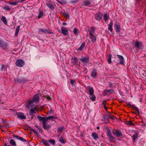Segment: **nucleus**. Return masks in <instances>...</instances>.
I'll list each match as a JSON object with an SVG mask.
<instances>
[{"instance_id": "1", "label": "nucleus", "mask_w": 146, "mask_h": 146, "mask_svg": "<svg viewBox=\"0 0 146 146\" xmlns=\"http://www.w3.org/2000/svg\"><path fill=\"white\" fill-rule=\"evenodd\" d=\"M115 61L118 64L123 65L125 64V60L123 57L121 55L117 54L115 57Z\"/></svg>"}, {"instance_id": "2", "label": "nucleus", "mask_w": 146, "mask_h": 146, "mask_svg": "<svg viewBox=\"0 0 146 146\" xmlns=\"http://www.w3.org/2000/svg\"><path fill=\"white\" fill-rule=\"evenodd\" d=\"M29 108V107H28ZM30 107L31 109L30 110L29 115L31 116V119L33 118V115L35 114L36 112L38 111V110L37 109L36 106L35 105H30Z\"/></svg>"}, {"instance_id": "3", "label": "nucleus", "mask_w": 146, "mask_h": 146, "mask_svg": "<svg viewBox=\"0 0 146 146\" xmlns=\"http://www.w3.org/2000/svg\"><path fill=\"white\" fill-rule=\"evenodd\" d=\"M39 94H37L34 96L33 99V100H29L27 106V107H30V105L32 104L34 102L37 103L39 102Z\"/></svg>"}, {"instance_id": "4", "label": "nucleus", "mask_w": 146, "mask_h": 146, "mask_svg": "<svg viewBox=\"0 0 146 146\" xmlns=\"http://www.w3.org/2000/svg\"><path fill=\"white\" fill-rule=\"evenodd\" d=\"M107 135L110 143L113 142L115 141V138L112 135L111 130L109 129H107Z\"/></svg>"}, {"instance_id": "5", "label": "nucleus", "mask_w": 146, "mask_h": 146, "mask_svg": "<svg viewBox=\"0 0 146 146\" xmlns=\"http://www.w3.org/2000/svg\"><path fill=\"white\" fill-rule=\"evenodd\" d=\"M80 60L82 63V65L84 66H87L89 63L90 58L88 57H84L80 58Z\"/></svg>"}, {"instance_id": "6", "label": "nucleus", "mask_w": 146, "mask_h": 146, "mask_svg": "<svg viewBox=\"0 0 146 146\" xmlns=\"http://www.w3.org/2000/svg\"><path fill=\"white\" fill-rule=\"evenodd\" d=\"M46 3L48 7L51 10H54L56 6L51 0H47Z\"/></svg>"}, {"instance_id": "7", "label": "nucleus", "mask_w": 146, "mask_h": 146, "mask_svg": "<svg viewBox=\"0 0 146 146\" xmlns=\"http://www.w3.org/2000/svg\"><path fill=\"white\" fill-rule=\"evenodd\" d=\"M103 14L100 11L98 12L95 15L94 18L97 21H100L102 19Z\"/></svg>"}, {"instance_id": "8", "label": "nucleus", "mask_w": 146, "mask_h": 146, "mask_svg": "<svg viewBox=\"0 0 146 146\" xmlns=\"http://www.w3.org/2000/svg\"><path fill=\"white\" fill-rule=\"evenodd\" d=\"M114 29L115 30L116 32L117 33H119L120 32L121 27L120 25L118 23L115 22L114 25Z\"/></svg>"}, {"instance_id": "9", "label": "nucleus", "mask_w": 146, "mask_h": 146, "mask_svg": "<svg viewBox=\"0 0 146 146\" xmlns=\"http://www.w3.org/2000/svg\"><path fill=\"white\" fill-rule=\"evenodd\" d=\"M112 131L113 134L117 137L122 136V133L120 130L118 129H113Z\"/></svg>"}, {"instance_id": "10", "label": "nucleus", "mask_w": 146, "mask_h": 146, "mask_svg": "<svg viewBox=\"0 0 146 146\" xmlns=\"http://www.w3.org/2000/svg\"><path fill=\"white\" fill-rule=\"evenodd\" d=\"M114 90L112 89H108L104 90L103 91V94L104 96L112 94L114 93Z\"/></svg>"}, {"instance_id": "11", "label": "nucleus", "mask_w": 146, "mask_h": 146, "mask_svg": "<svg viewBox=\"0 0 146 146\" xmlns=\"http://www.w3.org/2000/svg\"><path fill=\"white\" fill-rule=\"evenodd\" d=\"M110 114V113L108 112L107 113L106 115H103V118L102 121H107L108 122H109V119H110L109 115Z\"/></svg>"}, {"instance_id": "12", "label": "nucleus", "mask_w": 146, "mask_h": 146, "mask_svg": "<svg viewBox=\"0 0 146 146\" xmlns=\"http://www.w3.org/2000/svg\"><path fill=\"white\" fill-rule=\"evenodd\" d=\"M97 75V71L96 70L94 69L91 71V76L94 78H95Z\"/></svg>"}, {"instance_id": "13", "label": "nucleus", "mask_w": 146, "mask_h": 146, "mask_svg": "<svg viewBox=\"0 0 146 146\" xmlns=\"http://www.w3.org/2000/svg\"><path fill=\"white\" fill-rule=\"evenodd\" d=\"M42 124L44 129L45 130H48L51 127V126L50 124H48V123H46V122L45 123L42 122Z\"/></svg>"}, {"instance_id": "14", "label": "nucleus", "mask_w": 146, "mask_h": 146, "mask_svg": "<svg viewBox=\"0 0 146 146\" xmlns=\"http://www.w3.org/2000/svg\"><path fill=\"white\" fill-rule=\"evenodd\" d=\"M62 31V33L64 35H67L68 33V30L66 29V28L64 27H62L61 28Z\"/></svg>"}, {"instance_id": "15", "label": "nucleus", "mask_w": 146, "mask_h": 146, "mask_svg": "<svg viewBox=\"0 0 146 146\" xmlns=\"http://www.w3.org/2000/svg\"><path fill=\"white\" fill-rule=\"evenodd\" d=\"M89 37L91 39L92 43H95L96 41L97 37L95 34L90 36Z\"/></svg>"}, {"instance_id": "16", "label": "nucleus", "mask_w": 146, "mask_h": 146, "mask_svg": "<svg viewBox=\"0 0 146 146\" xmlns=\"http://www.w3.org/2000/svg\"><path fill=\"white\" fill-rule=\"evenodd\" d=\"M93 27H91L90 29H88V31L90 35H91L95 34V31Z\"/></svg>"}, {"instance_id": "17", "label": "nucleus", "mask_w": 146, "mask_h": 146, "mask_svg": "<svg viewBox=\"0 0 146 146\" xmlns=\"http://www.w3.org/2000/svg\"><path fill=\"white\" fill-rule=\"evenodd\" d=\"M9 143L10 145H8L7 146H17V144L15 140L13 139L10 140Z\"/></svg>"}, {"instance_id": "18", "label": "nucleus", "mask_w": 146, "mask_h": 146, "mask_svg": "<svg viewBox=\"0 0 146 146\" xmlns=\"http://www.w3.org/2000/svg\"><path fill=\"white\" fill-rule=\"evenodd\" d=\"M19 67H23L25 64V62L24 61L21 59H19Z\"/></svg>"}, {"instance_id": "19", "label": "nucleus", "mask_w": 146, "mask_h": 146, "mask_svg": "<svg viewBox=\"0 0 146 146\" xmlns=\"http://www.w3.org/2000/svg\"><path fill=\"white\" fill-rule=\"evenodd\" d=\"M72 63L74 65L77 64L78 61V58L77 57L72 58Z\"/></svg>"}, {"instance_id": "20", "label": "nucleus", "mask_w": 146, "mask_h": 146, "mask_svg": "<svg viewBox=\"0 0 146 146\" xmlns=\"http://www.w3.org/2000/svg\"><path fill=\"white\" fill-rule=\"evenodd\" d=\"M26 118V117L23 113L19 112V119L22 120L25 119Z\"/></svg>"}, {"instance_id": "21", "label": "nucleus", "mask_w": 146, "mask_h": 146, "mask_svg": "<svg viewBox=\"0 0 146 146\" xmlns=\"http://www.w3.org/2000/svg\"><path fill=\"white\" fill-rule=\"evenodd\" d=\"M88 88H89L88 92L89 93V95H92L94 94V89L92 87L89 86H88Z\"/></svg>"}, {"instance_id": "22", "label": "nucleus", "mask_w": 146, "mask_h": 146, "mask_svg": "<svg viewBox=\"0 0 146 146\" xmlns=\"http://www.w3.org/2000/svg\"><path fill=\"white\" fill-rule=\"evenodd\" d=\"M91 2V1L90 0L85 1L83 2V5L86 6H88L90 4Z\"/></svg>"}, {"instance_id": "23", "label": "nucleus", "mask_w": 146, "mask_h": 146, "mask_svg": "<svg viewBox=\"0 0 146 146\" xmlns=\"http://www.w3.org/2000/svg\"><path fill=\"white\" fill-rule=\"evenodd\" d=\"M139 135V133L137 132H135L133 135V137L132 138L133 140V141L134 142L136 139L137 137Z\"/></svg>"}, {"instance_id": "24", "label": "nucleus", "mask_w": 146, "mask_h": 146, "mask_svg": "<svg viewBox=\"0 0 146 146\" xmlns=\"http://www.w3.org/2000/svg\"><path fill=\"white\" fill-rule=\"evenodd\" d=\"M47 121L49 120H51L52 121H54V119H57V116H50L48 117H46Z\"/></svg>"}, {"instance_id": "25", "label": "nucleus", "mask_w": 146, "mask_h": 146, "mask_svg": "<svg viewBox=\"0 0 146 146\" xmlns=\"http://www.w3.org/2000/svg\"><path fill=\"white\" fill-rule=\"evenodd\" d=\"M37 118L40 121H42V122H44L45 123L46 121H47V120L46 119V117H42L40 116H38L37 117Z\"/></svg>"}, {"instance_id": "26", "label": "nucleus", "mask_w": 146, "mask_h": 146, "mask_svg": "<svg viewBox=\"0 0 146 146\" xmlns=\"http://www.w3.org/2000/svg\"><path fill=\"white\" fill-rule=\"evenodd\" d=\"M85 43L84 42H83L80 46V47L77 49V51H81L85 46Z\"/></svg>"}, {"instance_id": "27", "label": "nucleus", "mask_w": 146, "mask_h": 146, "mask_svg": "<svg viewBox=\"0 0 146 146\" xmlns=\"http://www.w3.org/2000/svg\"><path fill=\"white\" fill-rule=\"evenodd\" d=\"M133 108L134 110L135 111H136V113H135L137 115H139L140 114L139 110L137 107L134 106H133Z\"/></svg>"}, {"instance_id": "28", "label": "nucleus", "mask_w": 146, "mask_h": 146, "mask_svg": "<svg viewBox=\"0 0 146 146\" xmlns=\"http://www.w3.org/2000/svg\"><path fill=\"white\" fill-rule=\"evenodd\" d=\"M113 25V22H111L108 25V29L111 32L113 31L112 26Z\"/></svg>"}, {"instance_id": "29", "label": "nucleus", "mask_w": 146, "mask_h": 146, "mask_svg": "<svg viewBox=\"0 0 146 146\" xmlns=\"http://www.w3.org/2000/svg\"><path fill=\"white\" fill-rule=\"evenodd\" d=\"M92 136L93 137L94 139L95 140H96L98 139V135L96 133H92Z\"/></svg>"}, {"instance_id": "30", "label": "nucleus", "mask_w": 146, "mask_h": 146, "mask_svg": "<svg viewBox=\"0 0 146 146\" xmlns=\"http://www.w3.org/2000/svg\"><path fill=\"white\" fill-rule=\"evenodd\" d=\"M89 95L90 96H89V97L90 99L93 102L96 99V97L95 95L94 94H93L92 95Z\"/></svg>"}, {"instance_id": "31", "label": "nucleus", "mask_w": 146, "mask_h": 146, "mask_svg": "<svg viewBox=\"0 0 146 146\" xmlns=\"http://www.w3.org/2000/svg\"><path fill=\"white\" fill-rule=\"evenodd\" d=\"M39 31L40 32H41L45 34L48 32V31L45 28H40L39 29Z\"/></svg>"}, {"instance_id": "32", "label": "nucleus", "mask_w": 146, "mask_h": 146, "mask_svg": "<svg viewBox=\"0 0 146 146\" xmlns=\"http://www.w3.org/2000/svg\"><path fill=\"white\" fill-rule=\"evenodd\" d=\"M39 13L38 15V19H40L44 15L43 12L42 11H40V10H39Z\"/></svg>"}, {"instance_id": "33", "label": "nucleus", "mask_w": 146, "mask_h": 146, "mask_svg": "<svg viewBox=\"0 0 146 146\" xmlns=\"http://www.w3.org/2000/svg\"><path fill=\"white\" fill-rule=\"evenodd\" d=\"M140 43L138 41H136L135 43L134 47L136 48L137 49H139L140 45Z\"/></svg>"}, {"instance_id": "34", "label": "nucleus", "mask_w": 146, "mask_h": 146, "mask_svg": "<svg viewBox=\"0 0 146 146\" xmlns=\"http://www.w3.org/2000/svg\"><path fill=\"white\" fill-rule=\"evenodd\" d=\"M58 141L62 143H65V142L64 140L63 139L62 137H58Z\"/></svg>"}, {"instance_id": "35", "label": "nucleus", "mask_w": 146, "mask_h": 146, "mask_svg": "<svg viewBox=\"0 0 146 146\" xmlns=\"http://www.w3.org/2000/svg\"><path fill=\"white\" fill-rule=\"evenodd\" d=\"M64 127L62 126L57 127V130L58 133L64 130Z\"/></svg>"}, {"instance_id": "36", "label": "nucleus", "mask_w": 146, "mask_h": 146, "mask_svg": "<svg viewBox=\"0 0 146 146\" xmlns=\"http://www.w3.org/2000/svg\"><path fill=\"white\" fill-rule=\"evenodd\" d=\"M112 55L111 54H109L108 56V62L109 64H110L111 62V59Z\"/></svg>"}, {"instance_id": "37", "label": "nucleus", "mask_w": 146, "mask_h": 146, "mask_svg": "<svg viewBox=\"0 0 146 146\" xmlns=\"http://www.w3.org/2000/svg\"><path fill=\"white\" fill-rule=\"evenodd\" d=\"M9 3L12 5H18V1H13L11 2H9Z\"/></svg>"}, {"instance_id": "38", "label": "nucleus", "mask_w": 146, "mask_h": 146, "mask_svg": "<svg viewBox=\"0 0 146 146\" xmlns=\"http://www.w3.org/2000/svg\"><path fill=\"white\" fill-rule=\"evenodd\" d=\"M126 124L127 125H133L134 126V124L132 122V121L131 120H129V121H125Z\"/></svg>"}, {"instance_id": "39", "label": "nucleus", "mask_w": 146, "mask_h": 146, "mask_svg": "<svg viewBox=\"0 0 146 146\" xmlns=\"http://www.w3.org/2000/svg\"><path fill=\"white\" fill-rule=\"evenodd\" d=\"M109 16H108L107 13L104 14V18L105 21L108 20L109 19Z\"/></svg>"}, {"instance_id": "40", "label": "nucleus", "mask_w": 146, "mask_h": 146, "mask_svg": "<svg viewBox=\"0 0 146 146\" xmlns=\"http://www.w3.org/2000/svg\"><path fill=\"white\" fill-rule=\"evenodd\" d=\"M62 15L64 16L66 19H69V18L70 15L68 13H63Z\"/></svg>"}, {"instance_id": "41", "label": "nucleus", "mask_w": 146, "mask_h": 146, "mask_svg": "<svg viewBox=\"0 0 146 146\" xmlns=\"http://www.w3.org/2000/svg\"><path fill=\"white\" fill-rule=\"evenodd\" d=\"M3 9L7 11H9L11 10V8L8 6H5Z\"/></svg>"}, {"instance_id": "42", "label": "nucleus", "mask_w": 146, "mask_h": 146, "mask_svg": "<svg viewBox=\"0 0 146 146\" xmlns=\"http://www.w3.org/2000/svg\"><path fill=\"white\" fill-rule=\"evenodd\" d=\"M2 20L3 22L5 25H7V22L6 21V17L4 16H2Z\"/></svg>"}, {"instance_id": "43", "label": "nucleus", "mask_w": 146, "mask_h": 146, "mask_svg": "<svg viewBox=\"0 0 146 146\" xmlns=\"http://www.w3.org/2000/svg\"><path fill=\"white\" fill-rule=\"evenodd\" d=\"M42 142L46 146H49V144L46 142V141L43 139H42Z\"/></svg>"}, {"instance_id": "44", "label": "nucleus", "mask_w": 146, "mask_h": 146, "mask_svg": "<svg viewBox=\"0 0 146 146\" xmlns=\"http://www.w3.org/2000/svg\"><path fill=\"white\" fill-rule=\"evenodd\" d=\"M76 81V80H75L71 79H70V83L72 85H74L76 84V83H75Z\"/></svg>"}, {"instance_id": "45", "label": "nucleus", "mask_w": 146, "mask_h": 146, "mask_svg": "<svg viewBox=\"0 0 146 146\" xmlns=\"http://www.w3.org/2000/svg\"><path fill=\"white\" fill-rule=\"evenodd\" d=\"M7 44L6 43H3V44L2 45L1 47L4 49H6L7 47Z\"/></svg>"}, {"instance_id": "46", "label": "nucleus", "mask_w": 146, "mask_h": 146, "mask_svg": "<svg viewBox=\"0 0 146 146\" xmlns=\"http://www.w3.org/2000/svg\"><path fill=\"white\" fill-rule=\"evenodd\" d=\"M48 142L50 143V144H52L54 145H55V141L51 139L50 140H49L48 141Z\"/></svg>"}, {"instance_id": "47", "label": "nucleus", "mask_w": 146, "mask_h": 146, "mask_svg": "<svg viewBox=\"0 0 146 146\" xmlns=\"http://www.w3.org/2000/svg\"><path fill=\"white\" fill-rule=\"evenodd\" d=\"M19 140L21 141L24 142H26L27 141V140L24 139L23 138L19 136Z\"/></svg>"}, {"instance_id": "48", "label": "nucleus", "mask_w": 146, "mask_h": 146, "mask_svg": "<svg viewBox=\"0 0 146 146\" xmlns=\"http://www.w3.org/2000/svg\"><path fill=\"white\" fill-rule=\"evenodd\" d=\"M78 2V0H71L70 2L72 3H75Z\"/></svg>"}, {"instance_id": "49", "label": "nucleus", "mask_w": 146, "mask_h": 146, "mask_svg": "<svg viewBox=\"0 0 146 146\" xmlns=\"http://www.w3.org/2000/svg\"><path fill=\"white\" fill-rule=\"evenodd\" d=\"M73 33L74 34H76L77 33V29L76 28H74L73 31Z\"/></svg>"}, {"instance_id": "50", "label": "nucleus", "mask_w": 146, "mask_h": 146, "mask_svg": "<svg viewBox=\"0 0 146 146\" xmlns=\"http://www.w3.org/2000/svg\"><path fill=\"white\" fill-rule=\"evenodd\" d=\"M108 86L110 88H113V84H112V83L110 82H109L108 83Z\"/></svg>"}, {"instance_id": "51", "label": "nucleus", "mask_w": 146, "mask_h": 146, "mask_svg": "<svg viewBox=\"0 0 146 146\" xmlns=\"http://www.w3.org/2000/svg\"><path fill=\"white\" fill-rule=\"evenodd\" d=\"M18 33V27H17L16 29V32H15V36H17Z\"/></svg>"}, {"instance_id": "52", "label": "nucleus", "mask_w": 146, "mask_h": 146, "mask_svg": "<svg viewBox=\"0 0 146 146\" xmlns=\"http://www.w3.org/2000/svg\"><path fill=\"white\" fill-rule=\"evenodd\" d=\"M141 72L142 73V75L144 76H146V72H145V71L144 70H143L141 71Z\"/></svg>"}, {"instance_id": "53", "label": "nucleus", "mask_w": 146, "mask_h": 146, "mask_svg": "<svg viewBox=\"0 0 146 146\" xmlns=\"http://www.w3.org/2000/svg\"><path fill=\"white\" fill-rule=\"evenodd\" d=\"M110 119H114L115 118V117L113 115H110V114L109 115Z\"/></svg>"}, {"instance_id": "54", "label": "nucleus", "mask_w": 146, "mask_h": 146, "mask_svg": "<svg viewBox=\"0 0 146 146\" xmlns=\"http://www.w3.org/2000/svg\"><path fill=\"white\" fill-rule=\"evenodd\" d=\"M33 132L34 133L35 136L38 137V133L35 130L33 131Z\"/></svg>"}, {"instance_id": "55", "label": "nucleus", "mask_w": 146, "mask_h": 146, "mask_svg": "<svg viewBox=\"0 0 146 146\" xmlns=\"http://www.w3.org/2000/svg\"><path fill=\"white\" fill-rule=\"evenodd\" d=\"M45 97H46L48 100H50L51 99V98L48 96H45Z\"/></svg>"}, {"instance_id": "56", "label": "nucleus", "mask_w": 146, "mask_h": 146, "mask_svg": "<svg viewBox=\"0 0 146 146\" xmlns=\"http://www.w3.org/2000/svg\"><path fill=\"white\" fill-rule=\"evenodd\" d=\"M106 101H104L103 102L102 104L104 105V106H106Z\"/></svg>"}, {"instance_id": "57", "label": "nucleus", "mask_w": 146, "mask_h": 146, "mask_svg": "<svg viewBox=\"0 0 146 146\" xmlns=\"http://www.w3.org/2000/svg\"><path fill=\"white\" fill-rule=\"evenodd\" d=\"M127 105L129 107H132L133 108V106H134V105H131L129 103Z\"/></svg>"}, {"instance_id": "58", "label": "nucleus", "mask_w": 146, "mask_h": 146, "mask_svg": "<svg viewBox=\"0 0 146 146\" xmlns=\"http://www.w3.org/2000/svg\"><path fill=\"white\" fill-rule=\"evenodd\" d=\"M118 91L119 92V94L121 95H122V94H123V93L121 92L120 90H119Z\"/></svg>"}, {"instance_id": "59", "label": "nucleus", "mask_w": 146, "mask_h": 146, "mask_svg": "<svg viewBox=\"0 0 146 146\" xmlns=\"http://www.w3.org/2000/svg\"><path fill=\"white\" fill-rule=\"evenodd\" d=\"M38 130H39V131L40 132H42V128L41 127H40V128H38Z\"/></svg>"}, {"instance_id": "60", "label": "nucleus", "mask_w": 146, "mask_h": 146, "mask_svg": "<svg viewBox=\"0 0 146 146\" xmlns=\"http://www.w3.org/2000/svg\"><path fill=\"white\" fill-rule=\"evenodd\" d=\"M52 111H53V110H52V109H51L50 110V111H49V115L52 112Z\"/></svg>"}, {"instance_id": "61", "label": "nucleus", "mask_w": 146, "mask_h": 146, "mask_svg": "<svg viewBox=\"0 0 146 146\" xmlns=\"http://www.w3.org/2000/svg\"><path fill=\"white\" fill-rule=\"evenodd\" d=\"M16 64L17 66H18V60H17L16 62Z\"/></svg>"}, {"instance_id": "62", "label": "nucleus", "mask_w": 146, "mask_h": 146, "mask_svg": "<svg viewBox=\"0 0 146 146\" xmlns=\"http://www.w3.org/2000/svg\"><path fill=\"white\" fill-rule=\"evenodd\" d=\"M67 24L66 23H65L64 22L63 23H62V25L63 26H65V25H67Z\"/></svg>"}, {"instance_id": "63", "label": "nucleus", "mask_w": 146, "mask_h": 146, "mask_svg": "<svg viewBox=\"0 0 146 146\" xmlns=\"http://www.w3.org/2000/svg\"><path fill=\"white\" fill-rule=\"evenodd\" d=\"M3 44V43L2 41L0 40V46H1Z\"/></svg>"}, {"instance_id": "64", "label": "nucleus", "mask_w": 146, "mask_h": 146, "mask_svg": "<svg viewBox=\"0 0 146 146\" xmlns=\"http://www.w3.org/2000/svg\"><path fill=\"white\" fill-rule=\"evenodd\" d=\"M30 129L31 131H33V132L35 130L31 128H30Z\"/></svg>"}]
</instances>
